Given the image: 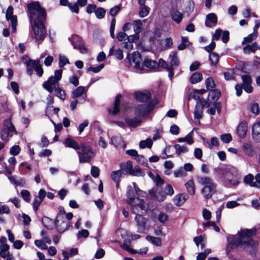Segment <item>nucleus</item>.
I'll return each mask as SVG.
<instances>
[{"label": "nucleus", "mask_w": 260, "mask_h": 260, "mask_svg": "<svg viewBox=\"0 0 260 260\" xmlns=\"http://www.w3.org/2000/svg\"><path fill=\"white\" fill-rule=\"evenodd\" d=\"M256 233L255 229H244L238 232L236 235L228 237L229 245L226 248V253L229 255L233 247L243 248L250 246L252 249L256 247L255 242L252 239Z\"/></svg>", "instance_id": "f257e3e1"}, {"label": "nucleus", "mask_w": 260, "mask_h": 260, "mask_svg": "<svg viewBox=\"0 0 260 260\" xmlns=\"http://www.w3.org/2000/svg\"><path fill=\"white\" fill-rule=\"evenodd\" d=\"M62 70L60 69L54 72V76L50 77L43 84V88L49 93L54 92V95L62 101L66 98V92L60 85L59 81L61 79Z\"/></svg>", "instance_id": "f03ea898"}, {"label": "nucleus", "mask_w": 260, "mask_h": 260, "mask_svg": "<svg viewBox=\"0 0 260 260\" xmlns=\"http://www.w3.org/2000/svg\"><path fill=\"white\" fill-rule=\"evenodd\" d=\"M27 14L30 22L35 24L44 23L46 14L45 9L42 8L38 2L31 3L27 5Z\"/></svg>", "instance_id": "7ed1b4c3"}, {"label": "nucleus", "mask_w": 260, "mask_h": 260, "mask_svg": "<svg viewBox=\"0 0 260 260\" xmlns=\"http://www.w3.org/2000/svg\"><path fill=\"white\" fill-rule=\"evenodd\" d=\"M198 181L203 186L201 190L202 195L206 199L211 198L216 191L217 184L213 180L209 177L204 176L198 177Z\"/></svg>", "instance_id": "20e7f679"}, {"label": "nucleus", "mask_w": 260, "mask_h": 260, "mask_svg": "<svg viewBox=\"0 0 260 260\" xmlns=\"http://www.w3.org/2000/svg\"><path fill=\"white\" fill-rule=\"evenodd\" d=\"M235 172L234 168H225L219 169L220 178L226 187H232L239 184L238 178L234 174Z\"/></svg>", "instance_id": "39448f33"}, {"label": "nucleus", "mask_w": 260, "mask_h": 260, "mask_svg": "<svg viewBox=\"0 0 260 260\" xmlns=\"http://www.w3.org/2000/svg\"><path fill=\"white\" fill-rule=\"evenodd\" d=\"M137 195L136 191H135L132 186H128L127 188L126 197L127 202L131 205V210L133 213H138V210H142V207L144 206L143 199H140L141 197Z\"/></svg>", "instance_id": "423d86ee"}, {"label": "nucleus", "mask_w": 260, "mask_h": 260, "mask_svg": "<svg viewBox=\"0 0 260 260\" xmlns=\"http://www.w3.org/2000/svg\"><path fill=\"white\" fill-rule=\"evenodd\" d=\"M80 147L81 151L77 152L79 162L81 164L89 162L95 156L93 148L90 145L84 143H81Z\"/></svg>", "instance_id": "0eeeda50"}, {"label": "nucleus", "mask_w": 260, "mask_h": 260, "mask_svg": "<svg viewBox=\"0 0 260 260\" xmlns=\"http://www.w3.org/2000/svg\"><path fill=\"white\" fill-rule=\"evenodd\" d=\"M242 84H237L235 86V90L236 91V95L240 96L242 93V89L248 93H250L253 91V88L251 85L252 80L251 77L248 75H244L241 76Z\"/></svg>", "instance_id": "6e6552de"}, {"label": "nucleus", "mask_w": 260, "mask_h": 260, "mask_svg": "<svg viewBox=\"0 0 260 260\" xmlns=\"http://www.w3.org/2000/svg\"><path fill=\"white\" fill-rule=\"evenodd\" d=\"M157 102L155 100L150 101L147 104H139L135 107V114L139 117L147 116L154 109Z\"/></svg>", "instance_id": "1a4fd4ad"}, {"label": "nucleus", "mask_w": 260, "mask_h": 260, "mask_svg": "<svg viewBox=\"0 0 260 260\" xmlns=\"http://www.w3.org/2000/svg\"><path fill=\"white\" fill-rule=\"evenodd\" d=\"M4 127L1 131V138L3 141L7 142L9 138L12 137L13 134H17V132L10 119H6L4 122Z\"/></svg>", "instance_id": "9d476101"}, {"label": "nucleus", "mask_w": 260, "mask_h": 260, "mask_svg": "<svg viewBox=\"0 0 260 260\" xmlns=\"http://www.w3.org/2000/svg\"><path fill=\"white\" fill-rule=\"evenodd\" d=\"M26 73L29 76H31L33 73V70L35 71L37 75L41 77L44 73V71L40 64L39 60H32L29 59L26 62Z\"/></svg>", "instance_id": "9b49d317"}, {"label": "nucleus", "mask_w": 260, "mask_h": 260, "mask_svg": "<svg viewBox=\"0 0 260 260\" xmlns=\"http://www.w3.org/2000/svg\"><path fill=\"white\" fill-rule=\"evenodd\" d=\"M142 210H138L139 211L138 213H134L136 214L135 220L137 222V225L138 226V232L143 233L145 230L146 224L147 219L142 216L143 214L146 213L147 210L145 206L142 207Z\"/></svg>", "instance_id": "f8f14e48"}, {"label": "nucleus", "mask_w": 260, "mask_h": 260, "mask_svg": "<svg viewBox=\"0 0 260 260\" xmlns=\"http://www.w3.org/2000/svg\"><path fill=\"white\" fill-rule=\"evenodd\" d=\"M31 27L35 39L37 40H44L46 33L44 23H34Z\"/></svg>", "instance_id": "ddd939ff"}, {"label": "nucleus", "mask_w": 260, "mask_h": 260, "mask_svg": "<svg viewBox=\"0 0 260 260\" xmlns=\"http://www.w3.org/2000/svg\"><path fill=\"white\" fill-rule=\"evenodd\" d=\"M196 108L201 106V109L199 111H196V119H200L202 117L203 110L204 107H209L210 106L209 101L204 98H201L200 96H196Z\"/></svg>", "instance_id": "4468645a"}, {"label": "nucleus", "mask_w": 260, "mask_h": 260, "mask_svg": "<svg viewBox=\"0 0 260 260\" xmlns=\"http://www.w3.org/2000/svg\"><path fill=\"white\" fill-rule=\"evenodd\" d=\"M195 73L192 74L191 76L189 82L191 84L188 85L185 89V92L187 95V99L188 101L191 99H195V89L193 88V84L195 83Z\"/></svg>", "instance_id": "2eb2a0df"}, {"label": "nucleus", "mask_w": 260, "mask_h": 260, "mask_svg": "<svg viewBox=\"0 0 260 260\" xmlns=\"http://www.w3.org/2000/svg\"><path fill=\"white\" fill-rule=\"evenodd\" d=\"M55 224L58 232L62 233L68 229L69 222L66 220L65 218L60 219L56 218Z\"/></svg>", "instance_id": "dca6fc26"}, {"label": "nucleus", "mask_w": 260, "mask_h": 260, "mask_svg": "<svg viewBox=\"0 0 260 260\" xmlns=\"http://www.w3.org/2000/svg\"><path fill=\"white\" fill-rule=\"evenodd\" d=\"M133 62L135 64L134 67L140 71H143V63H142L141 55L139 52H134L132 55Z\"/></svg>", "instance_id": "f3484780"}, {"label": "nucleus", "mask_w": 260, "mask_h": 260, "mask_svg": "<svg viewBox=\"0 0 260 260\" xmlns=\"http://www.w3.org/2000/svg\"><path fill=\"white\" fill-rule=\"evenodd\" d=\"M135 98L138 101L144 103L151 99V94L148 91L145 92L136 91L135 92Z\"/></svg>", "instance_id": "a211bd4d"}, {"label": "nucleus", "mask_w": 260, "mask_h": 260, "mask_svg": "<svg viewBox=\"0 0 260 260\" xmlns=\"http://www.w3.org/2000/svg\"><path fill=\"white\" fill-rule=\"evenodd\" d=\"M157 65L159 67H162L166 70L167 71L169 72V77L170 80H172L173 76H174V72L173 68L171 67H169L168 63L165 61L164 59L160 58L158 60V62L157 63Z\"/></svg>", "instance_id": "6ab92c4d"}, {"label": "nucleus", "mask_w": 260, "mask_h": 260, "mask_svg": "<svg viewBox=\"0 0 260 260\" xmlns=\"http://www.w3.org/2000/svg\"><path fill=\"white\" fill-rule=\"evenodd\" d=\"M63 143L67 147L72 148L77 150L80 149L81 144H79L71 137L66 138Z\"/></svg>", "instance_id": "aec40b11"}, {"label": "nucleus", "mask_w": 260, "mask_h": 260, "mask_svg": "<svg viewBox=\"0 0 260 260\" xmlns=\"http://www.w3.org/2000/svg\"><path fill=\"white\" fill-rule=\"evenodd\" d=\"M252 137L255 141L260 142V121L253 124L252 126Z\"/></svg>", "instance_id": "412c9836"}, {"label": "nucleus", "mask_w": 260, "mask_h": 260, "mask_svg": "<svg viewBox=\"0 0 260 260\" xmlns=\"http://www.w3.org/2000/svg\"><path fill=\"white\" fill-rule=\"evenodd\" d=\"M247 131V123L245 122H240L237 129V133L238 136L241 138H244L246 136Z\"/></svg>", "instance_id": "4be33fe9"}, {"label": "nucleus", "mask_w": 260, "mask_h": 260, "mask_svg": "<svg viewBox=\"0 0 260 260\" xmlns=\"http://www.w3.org/2000/svg\"><path fill=\"white\" fill-rule=\"evenodd\" d=\"M217 22V18L214 13H210L206 16L205 25L206 26L211 27L212 25L210 24L212 23L213 25L216 24Z\"/></svg>", "instance_id": "5701e85b"}, {"label": "nucleus", "mask_w": 260, "mask_h": 260, "mask_svg": "<svg viewBox=\"0 0 260 260\" xmlns=\"http://www.w3.org/2000/svg\"><path fill=\"white\" fill-rule=\"evenodd\" d=\"M121 170L125 174L130 175L133 170V163L132 161L128 160L125 163H122L120 165Z\"/></svg>", "instance_id": "b1692460"}, {"label": "nucleus", "mask_w": 260, "mask_h": 260, "mask_svg": "<svg viewBox=\"0 0 260 260\" xmlns=\"http://www.w3.org/2000/svg\"><path fill=\"white\" fill-rule=\"evenodd\" d=\"M195 128H193L191 132H190L186 136L183 138H179L178 139V142L179 143L186 142L188 144H192L193 143L194 141L192 138L193 135V131Z\"/></svg>", "instance_id": "393cba45"}, {"label": "nucleus", "mask_w": 260, "mask_h": 260, "mask_svg": "<svg viewBox=\"0 0 260 260\" xmlns=\"http://www.w3.org/2000/svg\"><path fill=\"white\" fill-rule=\"evenodd\" d=\"M69 40L73 45L74 48H78V46L80 44H82L83 43L81 37L76 34L72 35L71 38H69Z\"/></svg>", "instance_id": "a878e982"}, {"label": "nucleus", "mask_w": 260, "mask_h": 260, "mask_svg": "<svg viewBox=\"0 0 260 260\" xmlns=\"http://www.w3.org/2000/svg\"><path fill=\"white\" fill-rule=\"evenodd\" d=\"M121 98V95L120 94H118L115 97L114 105L113 108L112 110L109 109V112H111L114 115L117 114L119 112V104L120 100Z\"/></svg>", "instance_id": "bb28decb"}, {"label": "nucleus", "mask_w": 260, "mask_h": 260, "mask_svg": "<svg viewBox=\"0 0 260 260\" xmlns=\"http://www.w3.org/2000/svg\"><path fill=\"white\" fill-rule=\"evenodd\" d=\"M125 122L131 127H136L139 126L142 120L140 118H138L137 117H134L133 118H126Z\"/></svg>", "instance_id": "cd10ccee"}, {"label": "nucleus", "mask_w": 260, "mask_h": 260, "mask_svg": "<svg viewBox=\"0 0 260 260\" xmlns=\"http://www.w3.org/2000/svg\"><path fill=\"white\" fill-rule=\"evenodd\" d=\"M172 19L176 23H179L183 17V14L177 10H174L171 12Z\"/></svg>", "instance_id": "c85d7f7f"}, {"label": "nucleus", "mask_w": 260, "mask_h": 260, "mask_svg": "<svg viewBox=\"0 0 260 260\" xmlns=\"http://www.w3.org/2000/svg\"><path fill=\"white\" fill-rule=\"evenodd\" d=\"M111 142L115 147L118 148L120 146H122L123 149H125L126 147V144L121 137H113L111 139Z\"/></svg>", "instance_id": "c756f323"}, {"label": "nucleus", "mask_w": 260, "mask_h": 260, "mask_svg": "<svg viewBox=\"0 0 260 260\" xmlns=\"http://www.w3.org/2000/svg\"><path fill=\"white\" fill-rule=\"evenodd\" d=\"M114 46H113L110 48L109 52V56L114 55L115 57L119 60H121L123 58V52L121 49H118L114 50Z\"/></svg>", "instance_id": "7c9ffc66"}, {"label": "nucleus", "mask_w": 260, "mask_h": 260, "mask_svg": "<svg viewBox=\"0 0 260 260\" xmlns=\"http://www.w3.org/2000/svg\"><path fill=\"white\" fill-rule=\"evenodd\" d=\"M242 149L243 152L248 156H251L253 153V150L252 145L250 142H246L243 144Z\"/></svg>", "instance_id": "2f4dec72"}, {"label": "nucleus", "mask_w": 260, "mask_h": 260, "mask_svg": "<svg viewBox=\"0 0 260 260\" xmlns=\"http://www.w3.org/2000/svg\"><path fill=\"white\" fill-rule=\"evenodd\" d=\"M132 25L136 34H139L143 30V23L141 20L134 21Z\"/></svg>", "instance_id": "473e14b6"}, {"label": "nucleus", "mask_w": 260, "mask_h": 260, "mask_svg": "<svg viewBox=\"0 0 260 260\" xmlns=\"http://www.w3.org/2000/svg\"><path fill=\"white\" fill-rule=\"evenodd\" d=\"M85 91V89L84 86H80L78 87L72 91V98L77 99L80 96H81L84 93Z\"/></svg>", "instance_id": "72a5a7b5"}, {"label": "nucleus", "mask_w": 260, "mask_h": 260, "mask_svg": "<svg viewBox=\"0 0 260 260\" xmlns=\"http://www.w3.org/2000/svg\"><path fill=\"white\" fill-rule=\"evenodd\" d=\"M122 176V171L121 170L112 171L111 176L112 180L116 183L117 187L118 186L119 179Z\"/></svg>", "instance_id": "f704fd0d"}, {"label": "nucleus", "mask_w": 260, "mask_h": 260, "mask_svg": "<svg viewBox=\"0 0 260 260\" xmlns=\"http://www.w3.org/2000/svg\"><path fill=\"white\" fill-rule=\"evenodd\" d=\"M185 195L183 194H179L176 195L174 198V203L177 206H180L183 204L185 201Z\"/></svg>", "instance_id": "c9c22d12"}, {"label": "nucleus", "mask_w": 260, "mask_h": 260, "mask_svg": "<svg viewBox=\"0 0 260 260\" xmlns=\"http://www.w3.org/2000/svg\"><path fill=\"white\" fill-rule=\"evenodd\" d=\"M187 192L190 194L195 193L194 183L193 179H191L185 184Z\"/></svg>", "instance_id": "e433bc0d"}, {"label": "nucleus", "mask_w": 260, "mask_h": 260, "mask_svg": "<svg viewBox=\"0 0 260 260\" xmlns=\"http://www.w3.org/2000/svg\"><path fill=\"white\" fill-rule=\"evenodd\" d=\"M177 52L175 51L171 52L169 57L170 58L171 66L170 67H172L173 66H178L179 64V60L177 56Z\"/></svg>", "instance_id": "4c0bfd02"}, {"label": "nucleus", "mask_w": 260, "mask_h": 260, "mask_svg": "<svg viewBox=\"0 0 260 260\" xmlns=\"http://www.w3.org/2000/svg\"><path fill=\"white\" fill-rule=\"evenodd\" d=\"M10 246L9 245H0V256L5 258L6 256L10 254Z\"/></svg>", "instance_id": "58836bf2"}, {"label": "nucleus", "mask_w": 260, "mask_h": 260, "mask_svg": "<svg viewBox=\"0 0 260 260\" xmlns=\"http://www.w3.org/2000/svg\"><path fill=\"white\" fill-rule=\"evenodd\" d=\"M157 66V63L156 61L146 58L143 62V69H144V67H146L149 69H154Z\"/></svg>", "instance_id": "ea45409f"}, {"label": "nucleus", "mask_w": 260, "mask_h": 260, "mask_svg": "<svg viewBox=\"0 0 260 260\" xmlns=\"http://www.w3.org/2000/svg\"><path fill=\"white\" fill-rule=\"evenodd\" d=\"M253 176L251 174H249L245 176L243 179V181L245 184H250L251 186H257V185L256 184V183L253 182Z\"/></svg>", "instance_id": "a19ab883"}, {"label": "nucleus", "mask_w": 260, "mask_h": 260, "mask_svg": "<svg viewBox=\"0 0 260 260\" xmlns=\"http://www.w3.org/2000/svg\"><path fill=\"white\" fill-rule=\"evenodd\" d=\"M220 95V91L218 89H211L209 93V95L211 96V99L215 101L218 100Z\"/></svg>", "instance_id": "79ce46f5"}, {"label": "nucleus", "mask_w": 260, "mask_h": 260, "mask_svg": "<svg viewBox=\"0 0 260 260\" xmlns=\"http://www.w3.org/2000/svg\"><path fill=\"white\" fill-rule=\"evenodd\" d=\"M140 10L139 12V15L140 17H144L147 16L150 11V8L148 6L145 5H140Z\"/></svg>", "instance_id": "37998d69"}, {"label": "nucleus", "mask_w": 260, "mask_h": 260, "mask_svg": "<svg viewBox=\"0 0 260 260\" xmlns=\"http://www.w3.org/2000/svg\"><path fill=\"white\" fill-rule=\"evenodd\" d=\"M146 239L147 240L150 241L154 245L157 246H160L161 245V241L160 238L159 237L147 236Z\"/></svg>", "instance_id": "c03bdc74"}, {"label": "nucleus", "mask_w": 260, "mask_h": 260, "mask_svg": "<svg viewBox=\"0 0 260 260\" xmlns=\"http://www.w3.org/2000/svg\"><path fill=\"white\" fill-rule=\"evenodd\" d=\"M8 21H10L11 24L12 26V32L15 33L17 30V16H14L6 18Z\"/></svg>", "instance_id": "a18cd8bd"}, {"label": "nucleus", "mask_w": 260, "mask_h": 260, "mask_svg": "<svg viewBox=\"0 0 260 260\" xmlns=\"http://www.w3.org/2000/svg\"><path fill=\"white\" fill-rule=\"evenodd\" d=\"M153 142L150 138L147 139L146 140L141 141L139 143V146L141 148H150L152 147Z\"/></svg>", "instance_id": "49530a36"}, {"label": "nucleus", "mask_w": 260, "mask_h": 260, "mask_svg": "<svg viewBox=\"0 0 260 260\" xmlns=\"http://www.w3.org/2000/svg\"><path fill=\"white\" fill-rule=\"evenodd\" d=\"M174 147L176 150V153L178 155H180L182 153H185L188 151V148L185 145L175 144Z\"/></svg>", "instance_id": "de8ad7c7"}, {"label": "nucleus", "mask_w": 260, "mask_h": 260, "mask_svg": "<svg viewBox=\"0 0 260 260\" xmlns=\"http://www.w3.org/2000/svg\"><path fill=\"white\" fill-rule=\"evenodd\" d=\"M196 245L198 246H200L201 249H203L206 245V240L204 236H200L196 237Z\"/></svg>", "instance_id": "09e8293b"}, {"label": "nucleus", "mask_w": 260, "mask_h": 260, "mask_svg": "<svg viewBox=\"0 0 260 260\" xmlns=\"http://www.w3.org/2000/svg\"><path fill=\"white\" fill-rule=\"evenodd\" d=\"M174 175L176 178H182L186 176V172L183 168L180 167L174 171Z\"/></svg>", "instance_id": "8fccbe9b"}, {"label": "nucleus", "mask_w": 260, "mask_h": 260, "mask_svg": "<svg viewBox=\"0 0 260 260\" xmlns=\"http://www.w3.org/2000/svg\"><path fill=\"white\" fill-rule=\"evenodd\" d=\"M209 60L212 65L215 66L218 62V54L215 52L210 53L209 55Z\"/></svg>", "instance_id": "3c124183"}, {"label": "nucleus", "mask_w": 260, "mask_h": 260, "mask_svg": "<svg viewBox=\"0 0 260 260\" xmlns=\"http://www.w3.org/2000/svg\"><path fill=\"white\" fill-rule=\"evenodd\" d=\"M94 13L97 18L101 19L105 17L106 10L102 7H99L96 9Z\"/></svg>", "instance_id": "603ef678"}, {"label": "nucleus", "mask_w": 260, "mask_h": 260, "mask_svg": "<svg viewBox=\"0 0 260 260\" xmlns=\"http://www.w3.org/2000/svg\"><path fill=\"white\" fill-rule=\"evenodd\" d=\"M211 250L210 249H206L203 252L199 253L197 257L196 260H205L207 255L211 253Z\"/></svg>", "instance_id": "864d4df0"}, {"label": "nucleus", "mask_w": 260, "mask_h": 260, "mask_svg": "<svg viewBox=\"0 0 260 260\" xmlns=\"http://www.w3.org/2000/svg\"><path fill=\"white\" fill-rule=\"evenodd\" d=\"M257 36L256 33H252L249 34L247 37H245L242 42V44H244L246 43H250L253 40H255L257 38Z\"/></svg>", "instance_id": "5fc2aeb1"}, {"label": "nucleus", "mask_w": 260, "mask_h": 260, "mask_svg": "<svg viewBox=\"0 0 260 260\" xmlns=\"http://www.w3.org/2000/svg\"><path fill=\"white\" fill-rule=\"evenodd\" d=\"M206 86L208 90H211L214 88L215 84L213 79L211 77H209L206 80Z\"/></svg>", "instance_id": "6e6d98bb"}, {"label": "nucleus", "mask_w": 260, "mask_h": 260, "mask_svg": "<svg viewBox=\"0 0 260 260\" xmlns=\"http://www.w3.org/2000/svg\"><path fill=\"white\" fill-rule=\"evenodd\" d=\"M130 175L136 176H143L144 175V173L139 167H135L134 168H133V170Z\"/></svg>", "instance_id": "4d7b16f0"}, {"label": "nucleus", "mask_w": 260, "mask_h": 260, "mask_svg": "<svg viewBox=\"0 0 260 260\" xmlns=\"http://www.w3.org/2000/svg\"><path fill=\"white\" fill-rule=\"evenodd\" d=\"M35 245L41 249V250H46L48 248L47 246L46 245L45 243L43 242V241L41 240H36L35 241Z\"/></svg>", "instance_id": "13d9d810"}, {"label": "nucleus", "mask_w": 260, "mask_h": 260, "mask_svg": "<svg viewBox=\"0 0 260 260\" xmlns=\"http://www.w3.org/2000/svg\"><path fill=\"white\" fill-rule=\"evenodd\" d=\"M21 195L23 200L26 202H29L30 201V195L27 190L23 189L21 191Z\"/></svg>", "instance_id": "bf43d9fd"}, {"label": "nucleus", "mask_w": 260, "mask_h": 260, "mask_svg": "<svg viewBox=\"0 0 260 260\" xmlns=\"http://www.w3.org/2000/svg\"><path fill=\"white\" fill-rule=\"evenodd\" d=\"M126 153L132 156H135L136 159L139 158H143V156L138 154L137 151L135 149H129L126 151Z\"/></svg>", "instance_id": "052dcab7"}, {"label": "nucleus", "mask_w": 260, "mask_h": 260, "mask_svg": "<svg viewBox=\"0 0 260 260\" xmlns=\"http://www.w3.org/2000/svg\"><path fill=\"white\" fill-rule=\"evenodd\" d=\"M89 233L88 230L82 229L81 231H79L77 237L78 239L83 237L84 238H86L89 236Z\"/></svg>", "instance_id": "680f3d73"}, {"label": "nucleus", "mask_w": 260, "mask_h": 260, "mask_svg": "<svg viewBox=\"0 0 260 260\" xmlns=\"http://www.w3.org/2000/svg\"><path fill=\"white\" fill-rule=\"evenodd\" d=\"M69 63L68 59L64 56L60 55L59 59V67L62 68L66 64Z\"/></svg>", "instance_id": "e2e57ef3"}, {"label": "nucleus", "mask_w": 260, "mask_h": 260, "mask_svg": "<svg viewBox=\"0 0 260 260\" xmlns=\"http://www.w3.org/2000/svg\"><path fill=\"white\" fill-rule=\"evenodd\" d=\"M133 185L134 186V188L133 189H134L135 191H136L137 196H139L141 197H145L146 196V193L140 189L135 182L133 183Z\"/></svg>", "instance_id": "0e129e2a"}, {"label": "nucleus", "mask_w": 260, "mask_h": 260, "mask_svg": "<svg viewBox=\"0 0 260 260\" xmlns=\"http://www.w3.org/2000/svg\"><path fill=\"white\" fill-rule=\"evenodd\" d=\"M220 139L222 142H223L225 143H230L232 140V137L230 134H225L221 135L220 136Z\"/></svg>", "instance_id": "69168bd1"}, {"label": "nucleus", "mask_w": 260, "mask_h": 260, "mask_svg": "<svg viewBox=\"0 0 260 260\" xmlns=\"http://www.w3.org/2000/svg\"><path fill=\"white\" fill-rule=\"evenodd\" d=\"M219 145L218 140L216 137H212L211 139L210 143L208 144L210 149H212L214 146H218Z\"/></svg>", "instance_id": "338daca9"}, {"label": "nucleus", "mask_w": 260, "mask_h": 260, "mask_svg": "<svg viewBox=\"0 0 260 260\" xmlns=\"http://www.w3.org/2000/svg\"><path fill=\"white\" fill-rule=\"evenodd\" d=\"M20 151V148L18 145L13 146L10 150L11 155L15 156L18 155Z\"/></svg>", "instance_id": "774afa93"}]
</instances>
